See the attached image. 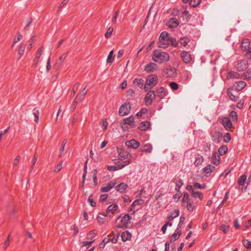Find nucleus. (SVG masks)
Here are the masks:
<instances>
[{"mask_svg": "<svg viewBox=\"0 0 251 251\" xmlns=\"http://www.w3.org/2000/svg\"><path fill=\"white\" fill-rule=\"evenodd\" d=\"M152 59L155 62L163 64L169 61L170 56L166 52L160 50H155L152 52Z\"/></svg>", "mask_w": 251, "mask_h": 251, "instance_id": "obj_1", "label": "nucleus"}, {"mask_svg": "<svg viewBox=\"0 0 251 251\" xmlns=\"http://www.w3.org/2000/svg\"><path fill=\"white\" fill-rule=\"evenodd\" d=\"M158 81L157 76L155 75H150L147 78L144 89L148 91L154 87Z\"/></svg>", "mask_w": 251, "mask_h": 251, "instance_id": "obj_2", "label": "nucleus"}, {"mask_svg": "<svg viewBox=\"0 0 251 251\" xmlns=\"http://www.w3.org/2000/svg\"><path fill=\"white\" fill-rule=\"evenodd\" d=\"M170 38L167 32H162L159 37L158 46L161 48H167L169 46V39Z\"/></svg>", "mask_w": 251, "mask_h": 251, "instance_id": "obj_3", "label": "nucleus"}, {"mask_svg": "<svg viewBox=\"0 0 251 251\" xmlns=\"http://www.w3.org/2000/svg\"><path fill=\"white\" fill-rule=\"evenodd\" d=\"M131 109L130 102H125L121 106L119 110V114L120 116H124L128 115Z\"/></svg>", "mask_w": 251, "mask_h": 251, "instance_id": "obj_4", "label": "nucleus"}, {"mask_svg": "<svg viewBox=\"0 0 251 251\" xmlns=\"http://www.w3.org/2000/svg\"><path fill=\"white\" fill-rule=\"evenodd\" d=\"M156 94L153 90L149 91L146 95L144 100L147 106L151 105L155 99Z\"/></svg>", "mask_w": 251, "mask_h": 251, "instance_id": "obj_5", "label": "nucleus"}, {"mask_svg": "<svg viewBox=\"0 0 251 251\" xmlns=\"http://www.w3.org/2000/svg\"><path fill=\"white\" fill-rule=\"evenodd\" d=\"M186 189L189 191L192 196L194 198H199L200 200H202L203 199V195L202 193L196 191L194 189V187L192 185H188L186 187Z\"/></svg>", "mask_w": 251, "mask_h": 251, "instance_id": "obj_6", "label": "nucleus"}, {"mask_svg": "<svg viewBox=\"0 0 251 251\" xmlns=\"http://www.w3.org/2000/svg\"><path fill=\"white\" fill-rule=\"evenodd\" d=\"M182 61L186 64L191 63L192 60V55L189 51L183 50L180 53Z\"/></svg>", "mask_w": 251, "mask_h": 251, "instance_id": "obj_7", "label": "nucleus"}, {"mask_svg": "<svg viewBox=\"0 0 251 251\" xmlns=\"http://www.w3.org/2000/svg\"><path fill=\"white\" fill-rule=\"evenodd\" d=\"M236 69L238 72H243L248 68V63L245 60H240L238 61L236 65Z\"/></svg>", "mask_w": 251, "mask_h": 251, "instance_id": "obj_8", "label": "nucleus"}, {"mask_svg": "<svg viewBox=\"0 0 251 251\" xmlns=\"http://www.w3.org/2000/svg\"><path fill=\"white\" fill-rule=\"evenodd\" d=\"M131 219V217L128 214H125L122 218L121 222L123 224L122 226H117L116 228H127L129 221Z\"/></svg>", "mask_w": 251, "mask_h": 251, "instance_id": "obj_9", "label": "nucleus"}, {"mask_svg": "<svg viewBox=\"0 0 251 251\" xmlns=\"http://www.w3.org/2000/svg\"><path fill=\"white\" fill-rule=\"evenodd\" d=\"M172 183H174L176 184V188L175 190L176 191H179L180 190V188L183 184V180L178 176L175 177L171 181L170 184Z\"/></svg>", "mask_w": 251, "mask_h": 251, "instance_id": "obj_10", "label": "nucleus"}, {"mask_svg": "<svg viewBox=\"0 0 251 251\" xmlns=\"http://www.w3.org/2000/svg\"><path fill=\"white\" fill-rule=\"evenodd\" d=\"M125 145L129 148L136 149L139 147L140 143L135 139H131L126 141Z\"/></svg>", "mask_w": 251, "mask_h": 251, "instance_id": "obj_11", "label": "nucleus"}, {"mask_svg": "<svg viewBox=\"0 0 251 251\" xmlns=\"http://www.w3.org/2000/svg\"><path fill=\"white\" fill-rule=\"evenodd\" d=\"M117 184L116 180H114L110 181L106 186L102 187L100 188L101 192H107L109 191L112 188H113Z\"/></svg>", "mask_w": 251, "mask_h": 251, "instance_id": "obj_12", "label": "nucleus"}, {"mask_svg": "<svg viewBox=\"0 0 251 251\" xmlns=\"http://www.w3.org/2000/svg\"><path fill=\"white\" fill-rule=\"evenodd\" d=\"M222 124L224 127L229 130L232 126V124L231 120L228 117H224L222 119Z\"/></svg>", "mask_w": 251, "mask_h": 251, "instance_id": "obj_13", "label": "nucleus"}, {"mask_svg": "<svg viewBox=\"0 0 251 251\" xmlns=\"http://www.w3.org/2000/svg\"><path fill=\"white\" fill-rule=\"evenodd\" d=\"M158 69L157 65L154 63L147 64L145 67V71L148 73L153 72Z\"/></svg>", "mask_w": 251, "mask_h": 251, "instance_id": "obj_14", "label": "nucleus"}, {"mask_svg": "<svg viewBox=\"0 0 251 251\" xmlns=\"http://www.w3.org/2000/svg\"><path fill=\"white\" fill-rule=\"evenodd\" d=\"M179 24L178 20L175 18H170L167 22L166 25L171 28H176Z\"/></svg>", "mask_w": 251, "mask_h": 251, "instance_id": "obj_15", "label": "nucleus"}, {"mask_svg": "<svg viewBox=\"0 0 251 251\" xmlns=\"http://www.w3.org/2000/svg\"><path fill=\"white\" fill-rule=\"evenodd\" d=\"M215 167L212 165H208L203 169L204 175L206 177H209L211 173L215 170Z\"/></svg>", "mask_w": 251, "mask_h": 251, "instance_id": "obj_16", "label": "nucleus"}, {"mask_svg": "<svg viewBox=\"0 0 251 251\" xmlns=\"http://www.w3.org/2000/svg\"><path fill=\"white\" fill-rule=\"evenodd\" d=\"M251 41L248 38L243 39L241 42V49L243 51H247L250 47Z\"/></svg>", "mask_w": 251, "mask_h": 251, "instance_id": "obj_17", "label": "nucleus"}, {"mask_svg": "<svg viewBox=\"0 0 251 251\" xmlns=\"http://www.w3.org/2000/svg\"><path fill=\"white\" fill-rule=\"evenodd\" d=\"M246 86V83L245 82V81L241 80L239 81L238 82H236L234 84V87L235 89V90L237 92H239L241 91L242 89H243L245 86Z\"/></svg>", "mask_w": 251, "mask_h": 251, "instance_id": "obj_18", "label": "nucleus"}, {"mask_svg": "<svg viewBox=\"0 0 251 251\" xmlns=\"http://www.w3.org/2000/svg\"><path fill=\"white\" fill-rule=\"evenodd\" d=\"M156 92V96L157 97H159L160 100L163 99L167 94V92L163 87H161L160 88H158Z\"/></svg>", "mask_w": 251, "mask_h": 251, "instance_id": "obj_19", "label": "nucleus"}, {"mask_svg": "<svg viewBox=\"0 0 251 251\" xmlns=\"http://www.w3.org/2000/svg\"><path fill=\"white\" fill-rule=\"evenodd\" d=\"M176 74V69L175 68L169 66L166 69L165 74L168 77H173Z\"/></svg>", "mask_w": 251, "mask_h": 251, "instance_id": "obj_20", "label": "nucleus"}, {"mask_svg": "<svg viewBox=\"0 0 251 251\" xmlns=\"http://www.w3.org/2000/svg\"><path fill=\"white\" fill-rule=\"evenodd\" d=\"M127 188V185L124 182H122L115 187L116 190L120 193H124Z\"/></svg>", "mask_w": 251, "mask_h": 251, "instance_id": "obj_21", "label": "nucleus"}, {"mask_svg": "<svg viewBox=\"0 0 251 251\" xmlns=\"http://www.w3.org/2000/svg\"><path fill=\"white\" fill-rule=\"evenodd\" d=\"M227 94L228 95L230 99L232 101H237L239 97L233 94V88H229L227 90Z\"/></svg>", "mask_w": 251, "mask_h": 251, "instance_id": "obj_22", "label": "nucleus"}, {"mask_svg": "<svg viewBox=\"0 0 251 251\" xmlns=\"http://www.w3.org/2000/svg\"><path fill=\"white\" fill-rule=\"evenodd\" d=\"M141 151L142 152L151 153L152 150V147L151 144H146L140 148Z\"/></svg>", "mask_w": 251, "mask_h": 251, "instance_id": "obj_23", "label": "nucleus"}, {"mask_svg": "<svg viewBox=\"0 0 251 251\" xmlns=\"http://www.w3.org/2000/svg\"><path fill=\"white\" fill-rule=\"evenodd\" d=\"M121 238L123 242H126L130 240L131 234L128 230H126L122 233Z\"/></svg>", "mask_w": 251, "mask_h": 251, "instance_id": "obj_24", "label": "nucleus"}, {"mask_svg": "<svg viewBox=\"0 0 251 251\" xmlns=\"http://www.w3.org/2000/svg\"><path fill=\"white\" fill-rule=\"evenodd\" d=\"M133 84L140 88H144V80L142 78H136L133 80Z\"/></svg>", "mask_w": 251, "mask_h": 251, "instance_id": "obj_25", "label": "nucleus"}, {"mask_svg": "<svg viewBox=\"0 0 251 251\" xmlns=\"http://www.w3.org/2000/svg\"><path fill=\"white\" fill-rule=\"evenodd\" d=\"M185 202L186 203L185 206L189 211H192L194 209L195 205L192 199H190Z\"/></svg>", "mask_w": 251, "mask_h": 251, "instance_id": "obj_26", "label": "nucleus"}, {"mask_svg": "<svg viewBox=\"0 0 251 251\" xmlns=\"http://www.w3.org/2000/svg\"><path fill=\"white\" fill-rule=\"evenodd\" d=\"M212 163L218 165L220 162V157L216 152H214L211 157Z\"/></svg>", "mask_w": 251, "mask_h": 251, "instance_id": "obj_27", "label": "nucleus"}, {"mask_svg": "<svg viewBox=\"0 0 251 251\" xmlns=\"http://www.w3.org/2000/svg\"><path fill=\"white\" fill-rule=\"evenodd\" d=\"M43 50H44V48L43 47H40L37 50V52H36V57H35V58L34 59V65L35 66H37L38 63V61H39V58H40L43 52Z\"/></svg>", "mask_w": 251, "mask_h": 251, "instance_id": "obj_28", "label": "nucleus"}, {"mask_svg": "<svg viewBox=\"0 0 251 251\" xmlns=\"http://www.w3.org/2000/svg\"><path fill=\"white\" fill-rule=\"evenodd\" d=\"M150 126L151 124L150 122L144 121L140 123L138 128L141 130L145 131L147 130L150 127Z\"/></svg>", "mask_w": 251, "mask_h": 251, "instance_id": "obj_29", "label": "nucleus"}, {"mask_svg": "<svg viewBox=\"0 0 251 251\" xmlns=\"http://www.w3.org/2000/svg\"><path fill=\"white\" fill-rule=\"evenodd\" d=\"M118 209V206L116 203H113L109 205L106 210L107 213H109L110 212H112V215H110V217H112L113 216V212L117 211Z\"/></svg>", "mask_w": 251, "mask_h": 251, "instance_id": "obj_30", "label": "nucleus"}, {"mask_svg": "<svg viewBox=\"0 0 251 251\" xmlns=\"http://www.w3.org/2000/svg\"><path fill=\"white\" fill-rule=\"evenodd\" d=\"M179 215V210L175 209L172 212L171 214L168 216V219L170 221L173 220L174 219L177 217Z\"/></svg>", "mask_w": 251, "mask_h": 251, "instance_id": "obj_31", "label": "nucleus"}, {"mask_svg": "<svg viewBox=\"0 0 251 251\" xmlns=\"http://www.w3.org/2000/svg\"><path fill=\"white\" fill-rule=\"evenodd\" d=\"M128 156L131 157V155L127 151H122L119 153L118 158L119 160H123L126 159H128Z\"/></svg>", "mask_w": 251, "mask_h": 251, "instance_id": "obj_32", "label": "nucleus"}, {"mask_svg": "<svg viewBox=\"0 0 251 251\" xmlns=\"http://www.w3.org/2000/svg\"><path fill=\"white\" fill-rule=\"evenodd\" d=\"M26 45L22 43L20 45L18 49V59H20L24 53Z\"/></svg>", "mask_w": 251, "mask_h": 251, "instance_id": "obj_33", "label": "nucleus"}, {"mask_svg": "<svg viewBox=\"0 0 251 251\" xmlns=\"http://www.w3.org/2000/svg\"><path fill=\"white\" fill-rule=\"evenodd\" d=\"M203 161V158L202 156L198 154V156L196 157L195 161L194 162V164L196 166H199L202 163Z\"/></svg>", "mask_w": 251, "mask_h": 251, "instance_id": "obj_34", "label": "nucleus"}, {"mask_svg": "<svg viewBox=\"0 0 251 251\" xmlns=\"http://www.w3.org/2000/svg\"><path fill=\"white\" fill-rule=\"evenodd\" d=\"M190 41L189 39L187 36L183 37L180 38L179 39V43L181 46L183 47L186 46L189 42Z\"/></svg>", "mask_w": 251, "mask_h": 251, "instance_id": "obj_35", "label": "nucleus"}, {"mask_svg": "<svg viewBox=\"0 0 251 251\" xmlns=\"http://www.w3.org/2000/svg\"><path fill=\"white\" fill-rule=\"evenodd\" d=\"M170 44H171L173 47H177L178 45V42L175 38L170 37L169 39V45Z\"/></svg>", "mask_w": 251, "mask_h": 251, "instance_id": "obj_36", "label": "nucleus"}, {"mask_svg": "<svg viewBox=\"0 0 251 251\" xmlns=\"http://www.w3.org/2000/svg\"><path fill=\"white\" fill-rule=\"evenodd\" d=\"M227 150L228 149L226 146L222 145L221 147L219 148L218 150V152L220 155H223L227 152Z\"/></svg>", "mask_w": 251, "mask_h": 251, "instance_id": "obj_37", "label": "nucleus"}, {"mask_svg": "<svg viewBox=\"0 0 251 251\" xmlns=\"http://www.w3.org/2000/svg\"><path fill=\"white\" fill-rule=\"evenodd\" d=\"M229 117L231 118L233 122L237 123L238 121V115L235 111H232L229 113Z\"/></svg>", "mask_w": 251, "mask_h": 251, "instance_id": "obj_38", "label": "nucleus"}, {"mask_svg": "<svg viewBox=\"0 0 251 251\" xmlns=\"http://www.w3.org/2000/svg\"><path fill=\"white\" fill-rule=\"evenodd\" d=\"M247 180V176L245 175L240 176L238 180V183L240 185H244Z\"/></svg>", "mask_w": 251, "mask_h": 251, "instance_id": "obj_39", "label": "nucleus"}, {"mask_svg": "<svg viewBox=\"0 0 251 251\" xmlns=\"http://www.w3.org/2000/svg\"><path fill=\"white\" fill-rule=\"evenodd\" d=\"M130 163H131L130 161L129 160H126V161H124L121 164H119L118 165H116L117 168V170L122 169L123 168H124L126 165H128L129 164H130Z\"/></svg>", "mask_w": 251, "mask_h": 251, "instance_id": "obj_40", "label": "nucleus"}, {"mask_svg": "<svg viewBox=\"0 0 251 251\" xmlns=\"http://www.w3.org/2000/svg\"><path fill=\"white\" fill-rule=\"evenodd\" d=\"M32 114L34 115V118H35L34 121L37 123L38 122L39 118V110L38 109H37L36 108H34L32 110Z\"/></svg>", "mask_w": 251, "mask_h": 251, "instance_id": "obj_41", "label": "nucleus"}, {"mask_svg": "<svg viewBox=\"0 0 251 251\" xmlns=\"http://www.w3.org/2000/svg\"><path fill=\"white\" fill-rule=\"evenodd\" d=\"M134 117L131 116L128 118H125L124 120V122L125 124L130 125L134 122Z\"/></svg>", "mask_w": 251, "mask_h": 251, "instance_id": "obj_42", "label": "nucleus"}, {"mask_svg": "<svg viewBox=\"0 0 251 251\" xmlns=\"http://www.w3.org/2000/svg\"><path fill=\"white\" fill-rule=\"evenodd\" d=\"M113 50H112L109 53L108 57L107 58V62L108 63H112L113 62L114 57H113Z\"/></svg>", "mask_w": 251, "mask_h": 251, "instance_id": "obj_43", "label": "nucleus"}, {"mask_svg": "<svg viewBox=\"0 0 251 251\" xmlns=\"http://www.w3.org/2000/svg\"><path fill=\"white\" fill-rule=\"evenodd\" d=\"M201 2V0H190V5L192 7H195L199 5Z\"/></svg>", "mask_w": 251, "mask_h": 251, "instance_id": "obj_44", "label": "nucleus"}, {"mask_svg": "<svg viewBox=\"0 0 251 251\" xmlns=\"http://www.w3.org/2000/svg\"><path fill=\"white\" fill-rule=\"evenodd\" d=\"M220 229L226 234L229 230V226L227 225H222L220 226Z\"/></svg>", "mask_w": 251, "mask_h": 251, "instance_id": "obj_45", "label": "nucleus"}, {"mask_svg": "<svg viewBox=\"0 0 251 251\" xmlns=\"http://www.w3.org/2000/svg\"><path fill=\"white\" fill-rule=\"evenodd\" d=\"M181 196V192L180 191V190H179V191H176V193L173 196V199L174 200V201L177 202Z\"/></svg>", "mask_w": 251, "mask_h": 251, "instance_id": "obj_46", "label": "nucleus"}, {"mask_svg": "<svg viewBox=\"0 0 251 251\" xmlns=\"http://www.w3.org/2000/svg\"><path fill=\"white\" fill-rule=\"evenodd\" d=\"M113 31V28L111 27H109L107 29L106 32L105 33L104 36H105V38H109L111 36Z\"/></svg>", "mask_w": 251, "mask_h": 251, "instance_id": "obj_47", "label": "nucleus"}, {"mask_svg": "<svg viewBox=\"0 0 251 251\" xmlns=\"http://www.w3.org/2000/svg\"><path fill=\"white\" fill-rule=\"evenodd\" d=\"M144 202L142 199H137L135 200L132 203V206L134 207L136 205H141Z\"/></svg>", "mask_w": 251, "mask_h": 251, "instance_id": "obj_48", "label": "nucleus"}, {"mask_svg": "<svg viewBox=\"0 0 251 251\" xmlns=\"http://www.w3.org/2000/svg\"><path fill=\"white\" fill-rule=\"evenodd\" d=\"M231 140V135L229 133L227 132L224 136V142L225 143H228Z\"/></svg>", "mask_w": 251, "mask_h": 251, "instance_id": "obj_49", "label": "nucleus"}, {"mask_svg": "<svg viewBox=\"0 0 251 251\" xmlns=\"http://www.w3.org/2000/svg\"><path fill=\"white\" fill-rule=\"evenodd\" d=\"M23 38V36L19 33H18L14 39L13 44H16Z\"/></svg>", "mask_w": 251, "mask_h": 251, "instance_id": "obj_50", "label": "nucleus"}, {"mask_svg": "<svg viewBox=\"0 0 251 251\" xmlns=\"http://www.w3.org/2000/svg\"><path fill=\"white\" fill-rule=\"evenodd\" d=\"M119 13H120V11L119 10L117 11L115 13V14H114L113 18H112V24L113 25L116 24V23H117V18H118V17L119 15Z\"/></svg>", "mask_w": 251, "mask_h": 251, "instance_id": "obj_51", "label": "nucleus"}, {"mask_svg": "<svg viewBox=\"0 0 251 251\" xmlns=\"http://www.w3.org/2000/svg\"><path fill=\"white\" fill-rule=\"evenodd\" d=\"M243 243L244 245V246L248 249H251V241H250L248 240H243Z\"/></svg>", "mask_w": 251, "mask_h": 251, "instance_id": "obj_52", "label": "nucleus"}, {"mask_svg": "<svg viewBox=\"0 0 251 251\" xmlns=\"http://www.w3.org/2000/svg\"><path fill=\"white\" fill-rule=\"evenodd\" d=\"M194 187V189L198 188V189H204L206 187L205 185H201L198 182H195L194 183L193 185H192Z\"/></svg>", "mask_w": 251, "mask_h": 251, "instance_id": "obj_53", "label": "nucleus"}, {"mask_svg": "<svg viewBox=\"0 0 251 251\" xmlns=\"http://www.w3.org/2000/svg\"><path fill=\"white\" fill-rule=\"evenodd\" d=\"M169 85L173 90H176L178 88V85L176 82H171Z\"/></svg>", "mask_w": 251, "mask_h": 251, "instance_id": "obj_54", "label": "nucleus"}, {"mask_svg": "<svg viewBox=\"0 0 251 251\" xmlns=\"http://www.w3.org/2000/svg\"><path fill=\"white\" fill-rule=\"evenodd\" d=\"M185 220V217L184 216H181L179 219V224L177 225V229H178L180 228L182 225V224L184 223V222Z\"/></svg>", "mask_w": 251, "mask_h": 251, "instance_id": "obj_55", "label": "nucleus"}, {"mask_svg": "<svg viewBox=\"0 0 251 251\" xmlns=\"http://www.w3.org/2000/svg\"><path fill=\"white\" fill-rule=\"evenodd\" d=\"M62 168V162H60L55 167L54 171L56 173L59 172Z\"/></svg>", "mask_w": 251, "mask_h": 251, "instance_id": "obj_56", "label": "nucleus"}, {"mask_svg": "<svg viewBox=\"0 0 251 251\" xmlns=\"http://www.w3.org/2000/svg\"><path fill=\"white\" fill-rule=\"evenodd\" d=\"M179 237L177 236V234L176 233H174L172 234V235L170 237V242H174L176 240H177Z\"/></svg>", "mask_w": 251, "mask_h": 251, "instance_id": "obj_57", "label": "nucleus"}, {"mask_svg": "<svg viewBox=\"0 0 251 251\" xmlns=\"http://www.w3.org/2000/svg\"><path fill=\"white\" fill-rule=\"evenodd\" d=\"M85 96L80 94H78L76 96L75 99L78 102L82 101L84 100Z\"/></svg>", "mask_w": 251, "mask_h": 251, "instance_id": "obj_58", "label": "nucleus"}, {"mask_svg": "<svg viewBox=\"0 0 251 251\" xmlns=\"http://www.w3.org/2000/svg\"><path fill=\"white\" fill-rule=\"evenodd\" d=\"M238 74L234 72H230L228 73L227 77V78H236L237 77Z\"/></svg>", "mask_w": 251, "mask_h": 251, "instance_id": "obj_59", "label": "nucleus"}, {"mask_svg": "<svg viewBox=\"0 0 251 251\" xmlns=\"http://www.w3.org/2000/svg\"><path fill=\"white\" fill-rule=\"evenodd\" d=\"M67 55H68L67 53H64L62 55H61L59 57L58 60L57 61V64H59V61L60 62L63 61L65 60V59L66 58V57H67Z\"/></svg>", "mask_w": 251, "mask_h": 251, "instance_id": "obj_60", "label": "nucleus"}, {"mask_svg": "<svg viewBox=\"0 0 251 251\" xmlns=\"http://www.w3.org/2000/svg\"><path fill=\"white\" fill-rule=\"evenodd\" d=\"M190 198L189 197V194L187 192H185L184 193V195H183V199L182 200V202H186L187 201L190 200Z\"/></svg>", "mask_w": 251, "mask_h": 251, "instance_id": "obj_61", "label": "nucleus"}, {"mask_svg": "<svg viewBox=\"0 0 251 251\" xmlns=\"http://www.w3.org/2000/svg\"><path fill=\"white\" fill-rule=\"evenodd\" d=\"M108 198L107 194H102L100 197V201L102 202L106 200Z\"/></svg>", "mask_w": 251, "mask_h": 251, "instance_id": "obj_62", "label": "nucleus"}, {"mask_svg": "<svg viewBox=\"0 0 251 251\" xmlns=\"http://www.w3.org/2000/svg\"><path fill=\"white\" fill-rule=\"evenodd\" d=\"M51 66L50 65V57H49V58L48 59L47 64V66H46L47 72H49L50 71V70L51 69Z\"/></svg>", "mask_w": 251, "mask_h": 251, "instance_id": "obj_63", "label": "nucleus"}, {"mask_svg": "<svg viewBox=\"0 0 251 251\" xmlns=\"http://www.w3.org/2000/svg\"><path fill=\"white\" fill-rule=\"evenodd\" d=\"M92 195L90 196L88 199V201L90 202L91 205L92 207H95L96 206V202L91 198Z\"/></svg>", "mask_w": 251, "mask_h": 251, "instance_id": "obj_64", "label": "nucleus"}]
</instances>
